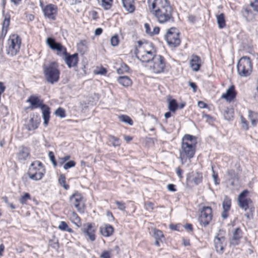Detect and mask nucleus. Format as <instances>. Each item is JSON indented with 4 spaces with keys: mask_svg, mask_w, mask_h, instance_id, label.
I'll list each match as a JSON object with an SVG mask.
<instances>
[{
    "mask_svg": "<svg viewBox=\"0 0 258 258\" xmlns=\"http://www.w3.org/2000/svg\"><path fill=\"white\" fill-rule=\"evenodd\" d=\"M242 237V231L239 228H236L234 231L232 237L230 239V244L232 245H237L239 244Z\"/></svg>",
    "mask_w": 258,
    "mask_h": 258,
    "instance_id": "21",
    "label": "nucleus"
},
{
    "mask_svg": "<svg viewBox=\"0 0 258 258\" xmlns=\"http://www.w3.org/2000/svg\"><path fill=\"white\" fill-rule=\"evenodd\" d=\"M179 35L180 32L175 27H171L168 30L165 38L169 46L175 47L180 44Z\"/></svg>",
    "mask_w": 258,
    "mask_h": 258,
    "instance_id": "8",
    "label": "nucleus"
},
{
    "mask_svg": "<svg viewBox=\"0 0 258 258\" xmlns=\"http://www.w3.org/2000/svg\"><path fill=\"white\" fill-rule=\"evenodd\" d=\"M227 175L228 178L230 180H234L235 179H238L237 175L236 174L235 171L233 169L228 170L227 171Z\"/></svg>",
    "mask_w": 258,
    "mask_h": 258,
    "instance_id": "41",
    "label": "nucleus"
},
{
    "mask_svg": "<svg viewBox=\"0 0 258 258\" xmlns=\"http://www.w3.org/2000/svg\"><path fill=\"white\" fill-rule=\"evenodd\" d=\"M43 13L45 17L51 20H55L57 13V8L54 5L48 4L44 7Z\"/></svg>",
    "mask_w": 258,
    "mask_h": 258,
    "instance_id": "14",
    "label": "nucleus"
},
{
    "mask_svg": "<svg viewBox=\"0 0 258 258\" xmlns=\"http://www.w3.org/2000/svg\"><path fill=\"white\" fill-rule=\"evenodd\" d=\"M197 139L195 136L185 135L182 139L181 146L179 149V159L182 164L190 160L196 152Z\"/></svg>",
    "mask_w": 258,
    "mask_h": 258,
    "instance_id": "2",
    "label": "nucleus"
},
{
    "mask_svg": "<svg viewBox=\"0 0 258 258\" xmlns=\"http://www.w3.org/2000/svg\"><path fill=\"white\" fill-rule=\"evenodd\" d=\"M250 6L253 9L254 11L258 12V0H254L253 2H251Z\"/></svg>",
    "mask_w": 258,
    "mask_h": 258,
    "instance_id": "51",
    "label": "nucleus"
},
{
    "mask_svg": "<svg viewBox=\"0 0 258 258\" xmlns=\"http://www.w3.org/2000/svg\"><path fill=\"white\" fill-rule=\"evenodd\" d=\"M46 43L51 49L56 50L57 51V55L59 56L62 55V53H66V48L63 46L61 43L57 42L53 38H47Z\"/></svg>",
    "mask_w": 258,
    "mask_h": 258,
    "instance_id": "13",
    "label": "nucleus"
},
{
    "mask_svg": "<svg viewBox=\"0 0 258 258\" xmlns=\"http://www.w3.org/2000/svg\"><path fill=\"white\" fill-rule=\"evenodd\" d=\"M176 173L180 179H181L182 178V170L180 168H177L176 169Z\"/></svg>",
    "mask_w": 258,
    "mask_h": 258,
    "instance_id": "63",
    "label": "nucleus"
},
{
    "mask_svg": "<svg viewBox=\"0 0 258 258\" xmlns=\"http://www.w3.org/2000/svg\"><path fill=\"white\" fill-rule=\"evenodd\" d=\"M184 228L188 231H192L193 230L192 225L191 224H186L184 225Z\"/></svg>",
    "mask_w": 258,
    "mask_h": 258,
    "instance_id": "61",
    "label": "nucleus"
},
{
    "mask_svg": "<svg viewBox=\"0 0 258 258\" xmlns=\"http://www.w3.org/2000/svg\"><path fill=\"white\" fill-rule=\"evenodd\" d=\"M8 47L6 49L7 54L12 56L16 55L20 51L21 39L17 34L10 35L8 40Z\"/></svg>",
    "mask_w": 258,
    "mask_h": 258,
    "instance_id": "6",
    "label": "nucleus"
},
{
    "mask_svg": "<svg viewBox=\"0 0 258 258\" xmlns=\"http://www.w3.org/2000/svg\"><path fill=\"white\" fill-rule=\"evenodd\" d=\"M214 246L216 252L222 254L224 252L226 245V239L224 236L218 237L217 235L214 239Z\"/></svg>",
    "mask_w": 258,
    "mask_h": 258,
    "instance_id": "17",
    "label": "nucleus"
},
{
    "mask_svg": "<svg viewBox=\"0 0 258 258\" xmlns=\"http://www.w3.org/2000/svg\"><path fill=\"white\" fill-rule=\"evenodd\" d=\"M88 42L85 40H82L77 44V48L78 50L82 53H84L88 50Z\"/></svg>",
    "mask_w": 258,
    "mask_h": 258,
    "instance_id": "29",
    "label": "nucleus"
},
{
    "mask_svg": "<svg viewBox=\"0 0 258 258\" xmlns=\"http://www.w3.org/2000/svg\"><path fill=\"white\" fill-rule=\"evenodd\" d=\"M144 27L145 28V32L147 34L152 36V31H151L150 27L149 24L145 23L144 24Z\"/></svg>",
    "mask_w": 258,
    "mask_h": 258,
    "instance_id": "54",
    "label": "nucleus"
},
{
    "mask_svg": "<svg viewBox=\"0 0 258 258\" xmlns=\"http://www.w3.org/2000/svg\"><path fill=\"white\" fill-rule=\"evenodd\" d=\"M150 12L160 24L173 23V9L168 0H147Z\"/></svg>",
    "mask_w": 258,
    "mask_h": 258,
    "instance_id": "1",
    "label": "nucleus"
},
{
    "mask_svg": "<svg viewBox=\"0 0 258 258\" xmlns=\"http://www.w3.org/2000/svg\"><path fill=\"white\" fill-rule=\"evenodd\" d=\"M135 0H122L123 8L128 12L133 13L135 9Z\"/></svg>",
    "mask_w": 258,
    "mask_h": 258,
    "instance_id": "25",
    "label": "nucleus"
},
{
    "mask_svg": "<svg viewBox=\"0 0 258 258\" xmlns=\"http://www.w3.org/2000/svg\"><path fill=\"white\" fill-rule=\"evenodd\" d=\"M106 73V70L104 68H101L100 70L97 72V74L104 75Z\"/></svg>",
    "mask_w": 258,
    "mask_h": 258,
    "instance_id": "64",
    "label": "nucleus"
},
{
    "mask_svg": "<svg viewBox=\"0 0 258 258\" xmlns=\"http://www.w3.org/2000/svg\"><path fill=\"white\" fill-rule=\"evenodd\" d=\"M103 32V30L101 28H98L95 30V35L96 36H98L100 35Z\"/></svg>",
    "mask_w": 258,
    "mask_h": 258,
    "instance_id": "62",
    "label": "nucleus"
},
{
    "mask_svg": "<svg viewBox=\"0 0 258 258\" xmlns=\"http://www.w3.org/2000/svg\"><path fill=\"white\" fill-rule=\"evenodd\" d=\"M60 56L62 57L69 68L77 66L78 61V53H75L71 55L66 51V53H62V55Z\"/></svg>",
    "mask_w": 258,
    "mask_h": 258,
    "instance_id": "15",
    "label": "nucleus"
},
{
    "mask_svg": "<svg viewBox=\"0 0 258 258\" xmlns=\"http://www.w3.org/2000/svg\"><path fill=\"white\" fill-rule=\"evenodd\" d=\"M252 68V62L248 56H243L240 58L237 64V71L238 75L242 77L250 75Z\"/></svg>",
    "mask_w": 258,
    "mask_h": 258,
    "instance_id": "5",
    "label": "nucleus"
},
{
    "mask_svg": "<svg viewBox=\"0 0 258 258\" xmlns=\"http://www.w3.org/2000/svg\"><path fill=\"white\" fill-rule=\"evenodd\" d=\"M96 228L94 224L87 223L86 228L82 229V232L84 236L91 241H94L96 239L95 232Z\"/></svg>",
    "mask_w": 258,
    "mask_h": 258,
    "instance_id": "16",
    "label": "nucleus"
},
{
    "mask_svg": "<svg viewBox=\"0 0 258 258\" xmlns=\"http://www.w3.org/2000/svg\"><path fill=\"white\" fill-rule=\"evenodd\" d=\"M186 180L188 183L194 182L196 185H198L202 182L203 174L200 172L189 173L187 175Z\"/></svg>",
    "mask_w": 258,
    "mask_h": 258,
    "instance_id": "19",
    "label": "nucleus"
},
{
    "mask_svg": "<svg viewBox=\"0 0 258 258\" xmlns=\"http://www.w3.org/2000/svg\"><path fill=\"white\" fill-rule=\"evenodd\" d=\"M106 216L108 217L110 221L114 220V217L113 216L112 213L110 211H107L106 212Z\"/></svg>",
    "mask_w": 258,
    "mask_h": 258,
    "instance_id": "59",
    "label": "nucleus"
},
{
    "mask_svg": "<svg viewBox=\"0 0 258 258\" xmlns=\"http://www.w3.org/2000/svg\"><path fill=\"white\" fill-rule=\"evenodd\" d=\"M109 138L110 142H111L112 144L114 147H118L120 145L121 141L119 138L115 137L113 135H110Z\"/></svg>",
    "mask_w": 258,
    "mask_h": 258,
    "instance_id": "38",
    "label": "nucleus"
},
{
    "mask_svg": "<svg viewBox=\"0 0 258 258\" xmlns=\"http://www.w3.org/2000/svg\"><path fill=\"white\" fill-rule=\"evenodd\" d=\"M115 204L117 206V208L121 211H124L125 209V204L123 202H119L118 201H115Z\"/></svg>",
    "mask_w": 258,
    "mask_h": 258,
    "instance_id": "47",
    "label": "nucleus"
},
{
    "mask_svg": "<svg viewBox=\"0 0 258 258\" xmlns=\"http://www.w3.org/2000/svg\"><path fill=\"white\" fill-rule=\"evenodd\" d=\"M153 236L155 239L160 240L161 242H163V239H164V236L161 230L155 229Z\"/></svg>",
    "mask_w": 258,
    "mask_h": 258,
    "instance_id": "36",
    "label": "nucleus"
},
{
    "mask_svg": "<svg viewBox=\"0 0 258 258\" xmlns=\"http://www.w3.org/2000/svg\"><path fill=\"white\" fill-rule=\"evenodd\" d=\"M135 53L137 58L142 62H148L152 60L155 55L151 50L142 49H137Z\"/></svg>",
    "mask_w": 258,
    "mask_h": 258,
    "instance_id": "10",
    "label": "nucleus"
},
{
    "mask_svg": "<svg viewBox=\"0 0 258 258\" xmlns=\"http://www.w3.org/2000/svg\"><path fill=\"white\" fill-rule=\"evenodd\" d=\"M212 210L210 207H204L201 211V214L199 218V222L201 225L206 226L212 220Z\"/></svg>",
    "mask_w": 258,
    "mask_h": 258,
    "instance_id": "11",
    "label": "nucleus"
},
{
    "mask_svg": "<svg viewBox=\"0 0 258 258\" xmlns=\"http://www.w3.org/2000/svg\"><path fill=\"white\" fill-rule=\"evenodd\" d=\"M236 96V93L234 86L231 85L226 92L223 94L222 97L225 99L226 100L231 101Z\"/></svg>",
    "mask_w": 258,
    "mask_h": 258,
    "instance_id": "24",
    "label": "nucleus"
},
{
    "mask_svg": "<svg viewBox=\"0 0 258 258\" xmlns=\"http://www.w3.org/2000/svg\"><path fill=\"white\" fill-rule=\"evenodd\" d=\"M58 228L62 231H68L70 233H73V230L70 228L67 223L64 221H61L58 226Z\"/></svg>",
    "mask_w": 258,
    "mask_h": 258,
    "instance_id": "37",
    "label": "nucleus"
},
{
    "mask_svg": "<svg viewBox=\"0 0 258 258\" xmlns=\"http://www.w3.org/2000/svg\"><path fill=\"white\" fill-rule=\"evenodd\" d=\"M241 123L243 129L245 130H247L248 129L247 121L242 116L241 117Z\"/></svg>",
    "mask_w": 258,
    "mask_h": 258,
    "instance_id": "53",
    "label": "nucleus"
},
{
    "mask_svg": "<svg viewBox=\"0 0 258 258\" xmlns=\"http://www.w3.org/2000/svg\"><path fill=\"white\" fill-rule=\"evenodd\" d=\"M54 114L56 116L60 118H64L66 116L65 110L62 107L58 108L54 112Z\"/></svg>",
    "mask_w": 258,
    "mask_h": 258,
    "instance_id": "42",
    "label": "nucleus"
},
{
    "mask_svg": "<svg viewBox=\"0 0 258 258\" xmlns=\"http://www.w3.org/2000/svg\"><path fill=\"white\" fill-rule=\"evenodd\" d=\"M233 114L232 109L226 108L223 112V116L226 120H230L233 117Z\"/></svg>",
    "mask_w": 258,
    "mask_h": 258,
    "instance_id": "32",
    "label": "nucleus"
},
{
    "mask_svg": "<svg viewBox=\"0 0 258 258\" xmlns=\"http://www.w3.org/2000/svg\"><path fill=\"white\" fill-rule=\"evenodd\" d=\"M249 192L247 189H244L239 194L237 198L239 207L245 211L249 209L250 205L252 204L251 200L246 198Z\"/></svg>",
    "mask_w": 258,
    "mask_h": 258,
    "instance_id": "9",
    "label": "nucleus"
},
{
    "mask_svg": "<svg viewBox=\"0 0 258 258\" xmlns=\"http://www.w3.org/2000/svg\"><path fill=\"white\" fill-rule=\"evenodd\" d=\"M217 22L220 29H223L226 26L225 16L223 13L217 15Z\"/></svg>",
    "mask_w": 258,
    "mask_h": 258,
    "instance_id": "30",
    "label": "nucleus"
},
{
    "mask_svg": "<svg viewBox=\"0 0 258 258\" xmlns=\"http://www.w3.org/2000/svg\"><path fill=\"white\" fill-rule=\"evenodd\" d=\"M144 207L147 210L149 211H152L154 208V204L150 202H145Z\"/></svg>",
    "mask_w": 258,
    "mask_h": 258,
    "instance_id": "48",
    "label": "nucleus"
},
{
    "mask_svg": "<svg viewBox=\"0 0 258 258\" xmlns=\"http://www.w3.org/2000/svg\"><path fill=\"white\" fill-rule=\"evenodd\" d=\"M76 163L74 161L71 160L66 163L63 165V168L66 170L68 169L69 168L73 167L75 166Z\"/></svg>",
    "mask_w": 258,
    "mask_h": 258,
    "instance_id": "45",
    "label": "nucleus"
},
{
    "mask_svg": "<svg viewBox=\"0 0 258 258\" xmlns=\"http://www.w3.org/2000/svg\"><path fill=\"white\" fill-rule=\"evenodd\" d=\"M189 64L193 71L198 72L201 66V58L197 55H192Z\"/></svg>",
    "mask_w": 258,
    "mask_h": 258,
    "instance_id": "22",
    "label": "nucleus"
},
{
    "mask_svg": "<svg viewBox=\"0 0 258 258\" xmlns=\"http://www.w3.org/2000/svg\"><path fill=\"white\" fill-rule=\"evenodd\" d=\"M48 156L50 158V160H51L54 166H56L57 165V163L55 160V156L53 153L51 151H50L48 153Z\"/></svg>",
    "mask_w": 258,
    "mask_h": 258,
    "instance_id": "49",
    "label": "nucleus"
},
{
    "mask_svg": "<svg viewBox=\"0 0 258 258\" xmlns=\"http://www.w3.org/2000/svg\"><path fill=\"white\" fill-rule=\"evenodd\" d=\"M189 86L192 89L193 92H196L197 90V86L194 82H189Z\"/></svg>",
    "mask_w": 258,
    "mask_h": 258,
    "instance_id": "56",
    "label": "nucleus"
},
{
    "mask_svg": "<svg viewBox=\"0 0 258 258\" xmlns=\"http://www.w3.org/2000/svg\"><path fill=\"white\" fill-rule=\"evenodd\" d=\"M118 83L124 87H128L132 85V82L129 77L126 76L118 77Z\"/></svg>",
    "mask_w": 258,
    "mask_h": 258,
    "instance_id": "28",
    "label": "nucleus"
},
{
    "mask_svg": "<svg viewBox=\"0 0 258 258\" xmlns=\"http://www.w3.org/2000/svg\"><path fill=\"white\" fill-rule=\"evenodd\" d=\"M231 205V200L227 196H225L222 203V208L225 211H229Z\"/></svg>",
    "mask_w": 258,
    "mask_h": 258,
    "instance_id": "31",
    "label": "nucleus"
},
{
    "mask_svg": "<svg viewBox=\"0 0 258 258\" xmlns=\"http://www.w3.org/2000/svg\"><path fill=\"white\" fill-rule=\"evenodd\" d=\"M10 16L6 15L2 24V35L6 36L8 32V28L10 25Z\"/></svg>",
    "mask_w": 258,
    "mask_h": 258,
    "instance_id": "27",
    "label": "nucleus"
},
{
    "mask_svg": "<svg viewBox=\"0 0 258 258\" xmlns=\"http://www.w3.org/2000/svg\"><path fill=\"white\" fill-rule=\"evenodd\" d=\"M31 199L30 195L29 193L26 192L24 195L21 197L19 199V202L21 204L24 205L27 203V201Z\"/></svg>",
    "mask_w": 258,
    "mask_h": 258,
    "instance_id": "43",
    "label": "nucleus"
},
{
    "mask_svg": "<svg viewBox=\"0 0 258 258\" xmlns=\"http://www.w3.org/2000/svg\"><path fill=\"white\" fill-rule=\"evenodd\" d=\"M43 73L46 80L51 84L57 82L59 80L60 72L56 62H52L44 65Z\"/></svg>",
    "mask_w": 258,
    "mask_h": 258,
    "instance_id": "4",
    "label": "nucleus"
},
{
    "mask_svg": "<svg viewBox=\"0 0 258 258\" xmlns=\"http://www.w3.org/2000/svg\"><path fill=\"white\" fill-rule=\"evenodd\" d=\"M160 28L159 27H155L153 29V31H152V36L156 34H158L159 33Z\"/></svg>",
    "mask_w": 258,
    "mask_h": 258,
    "instance_id": "60",
    "label": "nucleus"
},
{
    "mask_svg": "<svg viewBox=\"0 0 258 258\" xmlns=\"http://www.w3.org/2000/svg\"><path fill=\"white\" fill-rule=\"evenodd\" d=\"M82 199V195L78 192L74 194L70 198L71 204L80 213H84V210L80 206Z\"/></svg>",
    "mask_w": 258,
    "mask_h": 258,
    "instance_id": "18",
    "label": "nucleus"
},
{
    "mask_svg": "<svg viewBox=\"0 0 258 258\" xmlns=\"http://www.w3.org/2000/svg\"><path fill=\"white\" fill-rule=\"evenodd\" d=\"M29 155V150L27 147H22L19 152L17 154V157L19 160H25Z\"/></svg>",
    "mask_w": 258,
    "mask_h": 258,
    "instance_id": "26",
    "label": "nucleus"
},
{
    "mask_svg": "<svg viewBox=\"0 0 258 258\" xmlns=\"http://www.w3.org/2000/svg\"><path fill=\"white\" fill-rule=\"evenodd\" d=\"M178 107V104L175 99H171L169 101L168 108L172 112H175Z\"/></svg>",
    "mask_w": 258,
    "mask_h": 258,
    "instance_id": "33",
    "label": "nucleus"
},
{
    "mask_svg": "<svg viewBox=\"0 0 258 258\" xmlns=\"http://www.w3.org/2000/svg\"><path fill=\"white\" fill-rule=\"evenodd\" d=\"M41 119L39 115L33 114L26 125V128L29 131L36 130L38 128Z\"/></svg>",
    "mask_w": 258,
    "mask_h": 258,
    "instance_id": "20",
    "label": "nucleus"
},
{
    "mask_svg": "<svg viewBox=\"0 0 258 258\" xmlns=\"http://www.w3.org/2000/svg\"><path fill=\"white\" fill-rule=\"evenodd\" d=\"M100 232L103 236L109 237L112 235L114 228L112 226L105 224L100 227Z\"/></svg>",
    "mask_w": 258,
    "mask_h": 258,
    "instance_id": "23",
    "label": "nucleus"
},
{
    "mask_svg": "<svg viewBox=\"0 0 258 258\" xmlns=\"http://www.w3.org/2000/svg\"><path fill=\"white\" fill-rule=\"evenodd\" d=\"M129 70V67L125 64H123L121 66V67L117 69V72L118 74H122L124 72H128Z\"/></svg>",
    "mask_w": 258,
    "mask_h": 258,
    "instance_id": "44",
    "label": "nucleus"
},
{
    "mask_svg": "<svg viewBox=\"0 0 258 258\" xmlns=\"http://www.w3.org/2000/svg\"><path fill=\"white\" fill-rule=\"evenodd\" d=\"M45 169L41 162L36 161L31 164L27 174L30 179L38 180L42 178Z\"/></svg>",
    "mask_w": 258,
    "mask_h": 258,
    "instance_id": "7",
    "label": "nucleus"
},
{
    "mask_svg": "<svg viewBox=\"0 0 258 258\" xmlns=\"http://www.w3.org/2000/svg\"><path fill=\"white\" fill-rule=\"evenodd\" d=\"M152 61L153 62L152 66L153 72L157 74L163 72L165 67V60L164 58L160 55H155Z\"/></svg>",
    "mask_w": 258,
    "mask_h": 258,
    "instance_id": "12",
    "label": "nucleus"
},
{
    "mask_svg": "<svg viewBox=\"0 0 258 258\" xmlns=\"http://www.w3.org/2000/svg\"><path fill=\"white\" fill-rule=\"evenodd\" d=\"M248 118L250 120L257 118V113L251 110H248Z\"/></svg>",
    "mask_w": 258,
    "mask_h": 258,
    "instance_id": "52",
    "label": "nucleus"
},
{
    "mask_svg": "<svg viewBox=\"0 0 258 258\" xmlns=\"http://www.w3.org/2000/svg\"><path fill=\"white\" fill-rule=\"evenodd\" d=\"M59 184L63 186L64 189L67 190L69 188V185L66 183V177L63 174H60L58 179Z\"/></svg>",
    "mask_w": 258,
    "mask_h": 258,
    "instance_id": "40",
    "label": "nucleus"
},
{
    "mask_svg": "<svg viewBox=\"0 0 258 258\" xmlns=\"http://www.w3.org/2000/svg\"><path fill=\"white\" fill-rule=\"evenodd\" d=\"M113 0H101L100 6L105 10H109L112 5Z\"/></svg>",
    "mask_w": 258,
    "mask_h": 258,
    "instance_id": "34",
    "label": "nucleus"
},
{
    "mask_svg": "<svg viewBox=\"0 0 258 258\" xmlns=\"http://www.w3.org/2000/svg\"><path fill=\"white\" fill-rule=\"evenodd\" d=\"M101 258H110V254L108 251L105 250L100 255Z\"/></svg>",
    "mask_w": 258,
    "mask_h": 258,
    "instance_id": "55",
    "label": "nucleus"
},
{
    "mask_svg": "<svg viewBox=\"0 0 258 258\" xmlns=\"http://www.w3.org/2000/svg\"><path fill=\"white\" fill-rule=\"evenodd\" d=\"M71 218L73 220L74 223L78 227L81 224V219L75 212H72L71 215Z\"/></svg>",
    "mask_w": 258,
    "mask_h": 258,
    "instance_id": "35",
    "label": "nucleus"
},
{
    "mask_svg": "<svg viewBox=\"0 0 258 258\" xmlns=\"http://www.w3.org/2000/svg\"><path fill=\"white\" fill-rule=\"evenodd\" d=\"M27 102L30 103L29 108L33 109L37 108H41L43 119V124L45 126H47L50 118V108L43 103V101L38 97L31 95L27 99Z\"/></svg>",
    "mask_w": 258,
    "mask_h": 258,
    "instance_id": "3",
    "label": "nucleus"
},
{
    "mask_svg": "<svg viewBox=\"0 0 258 258\" xmlns=\"http://www.w3.org/2000/svg\"><path fill=\"white\" fill-rule=\"evenodd\" d=\"M120 121L126 123L128 124L132 125L133 124V121L132 119L127 115H121L118 117Z\"/></svg>",
    "mask_w": 258,
    "mask_h": 258,
    "instance_id": "39",
    "label": "nucleus"
},
{
    "mask_svg": "<svg viewBox=\"0 0 258 258\" xmlns=\"http://www.w3.org/2000/svg\"><path fill=\"white\" fill-rule=\"evenodd\" d=\"M137 43L138 46H136V50H137V49H142L143 50H144L147 48L148 45L147 43H146L145 45H143V43L140 40L138 41ZM136 51V50H135V51Z\"/></svg>",
    "mask_w": 258,
    "mask_h": 258,
    "instance_id": "50",
    "label": "nucleus"
},
{
    "mask_svg": "<svg viewBox=\"0 0 258 258\" xmlns=\"http://www.w3.org/2000/svg\"><path fill=\"white\" fill-rule=\"evenodd\" d=\"M167 188L170 191H175L176 190L175 185L173 184H169L167 185Z\"/></svg>",
    "mask_w": 258,
    "mask_h": 258,
    "instance_id": "58",
    "label": "nucleus"
},
{
    "mask_svg": "<svg viewBox=\"0 0 258 258\" xmlns=\"http://www.w3.org/2000/svg\"><path fill=\"white\" fill-rule=\"evenodd\" d=\"M110 43L113 46H116L118 44L119 40L117 35H114L111 38Z\"/></svg>",
    "mask_w": 258,
    "mask_h": 258,
    "instance_id": "46",
    "label": "nucleus"
},
{
    "mask_svg": "<svg viewBox=\"0 0 258 258\" xmlns=\"http://www.w3.org/2000/svg\"><path fill=\"white\" fill-rule=\"evenodd\" d=\"M90 16L93 20H96L97 18L98 13L95 11H92L90 13Z\"/></svg>",
    "mask_w": 258,
    "mask_h": 258,
    "instance_id": "57",
    "label": "nucleus"
}]
</instances>
